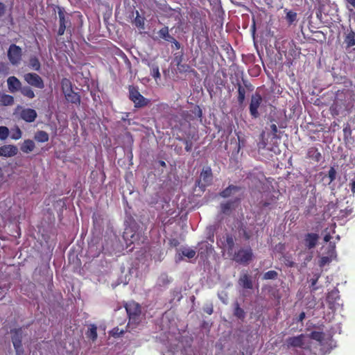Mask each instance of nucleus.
Here are the masks:
<instances>
[{"label":"nucleus","mask_w":355,"mask_h":355,"mask_svg":"<svg viewBox=\"0 0 355 355\" xmlns=\"http://www.w3.org/2000/svg\"><path fill=\"white\" fill-rule=\"evenodd\" d=\"M24 80L31 86L42 89L44 88V82L42 77L36 73H27L24 75Z\"/></svg>","instance_id":"9b49d317"},{"label":"nucleus","mask_w":355,"mask_h":355,"mask_svg":"<svg viewBox=\"0 0 355 355\" xmlns=\"http://www.w3.org/2000/svg\"><path fill=\"white\" fill-rule=\"evenodd\" d=\"M170 42L173 44V45L176 49H180V47H181L180 43L178 41H177L174 37L172 38V40L170 41Z\"/></svg>","instance_id":"49530a36"},{"label":"nucleus","mask_w":355,"mask_h":355,"mask_svg":"<svg viewBox=\"0 0 355 355\" xmlns=\"http://www.w3.org/2000/svg\"><path fill=\"white\" fill-rule=\"evenodd\" d=\"M72 88H73V85H72L71 81L69 79H68L67 78H63L61 80V89H62V93L64 92H69V90H71V89H72Z\"/></svg>","instance_id":"2f4dec72"},{"label":"nucleus","mask_w":355,"mask_h":355,"mask_svg":"<svg viewBox=\"0 0 355 355\" xmlns=\"http://www.w3.org/2000/svg\"><path fill=\"white\" fill-rule=\"evenodd\" d=\"M328 261L327 257H322L320 260V266H324V264Z\"/></svg>","instance_id":"6e6d98bb"},{"label":"nucleus","mask_w":355,"mask_h":355,"mask_svg":"<svg viewBox=\"0 0 355 355\" xmlns=\"http://www.w3.org/2000/svg\"><path fill=\"white\" fill-rule=\"evenodd\" d=\"M6 12V6L3 3L0 2V17L2 16Z\"/></svg>","instance_id":"09e8293b"},{"label":"nucleus","mask_w":355,"mask_h":355,"mask_svg":"<svg viewBox=\"0 0 355 355\" xmlns=\"http://www.w3.org/2000/svg\"><path fill=\"white\" fill-rule=\"evenodd\" d=\"M20 92L24 96L30 99H33L35 96V92L33 90V89L28 85L22 87L20 89Z\"/></svg>","instance_id":"c85d7f7f"},{"label":"nucleus","mask_w":355,"mask_h":355,"mask_svg":"<svg viewBox=\"0 0 355 355\" xmlns=\"http://www.w3.org/2000/svg\"><path fill=\"white\" fill-rule=\"evenodd\" d=\"M243 84H244L243 87H245V90H248L249 92L253 91L254 87L251 83H250L248 81L243 80Z\"/></svg>","instance_id":"a18cd8bd"},{"label":"nucleus","mask_w":355,"mask_h":355,"mask_svg":"<svg viewBox=\"0 0 355 355\" xmlns=\"http://www.w3.org/2000/svg\"><path fill=\"white\" fill-rule=\"evenodd\" d=\"M278 277V273L275 270H269L265 272L263 275V279H276Z\"/></svg>","instance_id":"4c0bfd02"},{"label":"nucleus","mask_w":355,"mask_h":355,"mask_svg":"<svg viewBox=\"0 0 355 355\" xmlns=\"http://www.w3.org/2000/svg\"><path fill=\"white\" fill-rule=\"evenodd\" d=\"M148 66L150 67V75L154 78V79L157 81L158 79H160L161 74L159 73V67L156 63L148 62Z\"/></svg>","instance_id":"5701e85b"},{"label":"nucleus","mask_w":355,"mask_h":355,"mask_svg":"<svg viewBox=\"0 0 355 355\" xmlns=\"http://www.w3.org/2000/svg\"><path fill=\"white\" fill-rule=\"evenodd\" d=\"M128 93L129 99L134 103V106L136 108L147 106L150 102V99L145 98L140 94L137 86L129 85Z\"/></svg>","instance_id":"20e7f679"},{"label":"nucleus","mask_w":355,"mask_h":355,"mask_svg":"<svg viewBox=\"0 0 355 355\" xmlns=\"http://www.w3.org/2000/svg\"><path fill=\"white\" fill-rule=\"evenodd\" d=\"M136 17L134 19V24L137 28H144V20L139 16V12H136Z\"/></svg>","instance_id":"58836bf2"},{"label":"nucleus","mask_w":355,"mask_h":355,"mask_svg":"<svg viewBox=\"0 0 355 355\" xmlns=\"http://www.w3.org/2000/svg\"><path fill=\"white\" fill-rule=\"evenodd\" d=\"M243 236H244V238L245 239V240L250 239V235L246 231H244Z\"/></svg>","instance_id":"bf43d9fd"},{"label":"nucleus","mask_w":355,"mask_h":355,"mask_svg":"<svg viewBox=\"0 0 355 355\" xmlns=\"http://www.w3.org/2000/svg\"><path fill=\"white\" fill-rule=\"evenodd\" d=\"M236 235L232 233H226L220 240L217 241V244L221 249L227 252V255H230L236 249Z\"/></svg>","instance_id":"39448f33"},{"label":"nucleus","mask_w":355,"mask_h":355,"mask_svg":"<svg viewBox=\"0 0 355 355\" xmlns=\"http://www.w3.org/2000/svg\"><path fill=\"white\" fill-rule=\"evenodd\" d=\"M241 190V187L230 184L227 188L219 193V196L223 198H227Z\"/></svg>","instance_id":"aec40b11"},{"label":"nucleus","mask_w":355,"mask_h":355,"mask_svg":"<svg viewBox=\"0 0 355 355\" xmlns=\"http://www.w3.org/2000/svg\"><path fill=\"white\" fill-rule=\"evenodd\" d=\"M306 317V314L304 312H302L300 313L298 318H297V322H302Z\"/></svg>","instance_id":"3c124183"},{"label":"nucleus","mask_w":355,"mask_h":355,"mask_svg":"<svg viewBox=\"0 0 355 355\" xmlns=\"http://www.w3.org/2000/svg\"><path fill=\"white\" fill-rule=\"evenodd\" d=\"M310 338L318 342H322L324 340V334L322 331H313L309 334Z\"/></svg>","instance_id":"f704fd0d"},{"label":"nucleus","mask_w":355,"mask_h":355,"mask_svg":"<svg viewBox=\"0 0 355 355\" xmlns=\"http://www.w3.org/2000/svg\"><path fill=\"white\" fill-rule=\"evenodd\" d=\"M18 153V148L15 145H4L0 147V156L5 157H11L16 155Z\"/></svg>","instance_id":"ddd939ff"},{"label":"nucleus","mask_w":355,"mask_h":355,"mask_svg":"<svg viewBox=\"0 0 355 355\" xmlns=\"http://www.w3.org/2000/svg\"><path fill=\"white\" fill-rule=\"evenodd\" d=\"M66 100L75 105H80V96L78 92L73 91V88L69 92H63Z\"/></svg>","instance_id":"6ab92c4d"},{"label":"nucleus","mask_w":355,"mask_h":355,"mask_svg":"<svg viewBox=\"0 0 355 355\" xmlns=\"http://www.w3.org/2000/svg\"><path fill=\"white\" fill-rule=\"evenodd\" d=\"M125 308L128 315V327L135 328L141 321V309L139 304L131 301L125 304Z\"/></svg>","instance_id":"7ed1b4c3"},{"label":"nucleus","mask_w":355,"mask_h":355,"mask_svg":"<svg viewBox=\"0 0 355 355\" xmlns=\"http://www.w3.org/2000/svg\"><path fill=\"white\" fill-rule=\"evenodd\" d=\"M206 312H207L208 314H209V315H210V314H211V313H212V312H213V309L211 308V309H209V310H207Z\"/></svg>","instance_id":"338daca9"},{"label":"nucleus","mask_w":355,"mask_h":355,"mask_svg":"<svg viewBox=\"0 0 355 355\" xmlns=\"http://www.w3.org/2000/svg\"><path fill=\"white\" fill-rule=\"evenodd\" d=\"M29 67L32 69L39 71L41 69L40 62L36 56H31L29 58Z\"/></svg>","instance_id":"c756f323"},{"label":"nucleus","mask_w":355,"mask_h":355,"mask_svg":"<svg viewBox=\"0 0 355 355\" xmlns=\"http://www.w3.org/2000/svg\"><path fill=\"white\" fill-rule=\"evenodd\" d=\"M1 102L6 106L12 105L14 103V98L9 94H3L1 96Z\"/></svg>","instance_id":"c9c22d12"},{"label":"nucleus","mask_w":355,"mask_h":355,"mask_svg":"<svg viewBox=\"0 0 355 355\" xmlns=\"http://www.w3.org/2000/svg\"><path fill=\"white\" fill-rule=\"evenodd\" d=\"M34 139L40 143H44L49 141V134L44 130H38L35 132Z\"/></svg>","instance_id":"b1692460"},{"label":"nucleus","mask_w":355,"mask_h":355,"mask_svg":"<svg viewBox=\"0 0 355 355\" xmlns=\"http://www.w3.org/2000/svg\"><path fill=\"white\" fill-rule=\"evenodd\" d=\"M331 239V234L327 233L324 236V242H329Z\"/></svg>","instance_id":"864d4df0"},{"label":"nucleus","mask_w":355,"mask_h":355,"mask_svg":"<svg viewBox=\"0 0 355 355\" xmlns=\"http://www.w3.org/2000/svg\"><path fill=\"white\" fill-rule=\"evenodd\" d=\"M354 94L352 92L349 90L338 91L334 103L330 107L331 114L333 116L346 115L351 112L354 107Z\"/></svg>","instance_id":"f257e3e1"},{"label":"nucleus","mask_w":355,"mask_h":355,"mask_svg":"<svg viewBox=\"0 0 355 355\" xmlns=\"http://www.w3.org/2000/svg\"><path fill=\"white\" fill-rule=\"evenodd\" d=\"M237 89H238V96H237V101L239 105H242L245 99V94L246 90L245 87L241 85L240 83H237Z\"/></svg>","instance_id":"393cba45"},{"label":"nucleus","mask_w":355,"mask_h":355,"mask_svg":"<svg viewBox=\"0 0 355 355\" xmlns=\"http://www.w3.org/2000/svg\"><path fill=\"white\" fill-rule=\"evenodd\" d=\"M304 335L300 334L297 336L289 337L286 339V344L288 347H303Z\"/></svg>","instance_id":"f3484780"},{"label":"nucleus","mask_w":355,"mask_h":355,"mask_svg":"<svg viewBox=\"0 0 355 355\" xmlns=\"http://www.w3.org/2000/svg\"><path fill=\"white\" fill-rule=\"evenodd\" d=\"M343 132H344V134L345 135H346L347 133L350 134L351 133V130L349 128H348L347 127L343 129Z\"/></svg>","instance_id":"13d9d810"},{"label":"nucleus","mask_w":355,"mask_h":355,"mask_svg":"<svg viewBox=\"0 0 355 355\" xmlns=\"http://www.w3.org/2000/svg\"><path fill=\"white\" fill-rule=\"evenodd\" d=\"M354 8H355V0H347Z\"/></svg>","instance_id":"052dcab7"},{"label":"nucleus","mask_w":355,"mask_h":355,"mask_svg":"<svg viewBox=\"0 0 355 355\" xmlns=\"http://www.w3.org/2000/svg\"><path fill=\"white\" fill-rule=\"evenodd\" d=\"M59 17V28L58 31V35L62 36L64 35L66 30H69L71 28V23L69 17H66L64 12L61 8L58 10Z\"/></svg>","instance_id":"f8f14e48"},{"label":"nucleus","mask_w":355,"mask_h":355,"mask_svg":"<svg viewBox=\"0 0 355 355\" xmlns=\"http://www.w3.org/2000/svg\"><path fill=\"white\" fill-rule=\"evenodd\" d=\"M263 102V98L261 94L255 92L250 98L249 104V112L252 119H258L260 116L259 108Z\"/></svg>","instance_id":"423d86ee"},{"label":"nucleus","mask_w":355,"mask_h":355,"mask_svg":"<svg viewBox=\"0 0 355 355\" xmlns=\"http://www.w3.org/2000/svg\"><path fill=\"white\" fill-rule=\"evenodd\" d=\"M7 55L10 62L14 66H17L22 59V49L20 46L12 44L8 49Z\"/></svg>","instance_id":"6e6552de"},{"label":"nucleus","mask_w":355,"mask_h":355,"mask_svg":"<svg viewBox=\"0 0 355 355\" xmlns=\"http://www.w3.org/2000/svg\"><path fill=\"white\" fill-rule=\"evenodd\" d=\"M160 165L162 166H166V163L164 161H160Z\"/></svg>","instance_id":"774afa93"},{"label":"nucleus","mask_w":355,"mask_h":355,"mask_svg":"<svg viewBox=\"0 0 355 355\" xmlns=\"http://www.w3.org/2000/svg\"><path fill=\"white\" fill-rule=\"evenodd\" d=\"M351 212H352V210H351V209H349V210H347V211H346V212H345V214H343V215H342V216H348L349 214H351Z\"/></svg>","instance_id":"e2e57ef3"},{"label":"nucleus","mask_w":355,"mask_h":355,"mask_svg":"<svg viewBox=\"0 0 355 355\" xmlns=\"http://www.w3.org/2000/svg\"><path fill=\"white\" fill-rule=\"evenodd\" d=\"M257 178H259V180L260 182H261L263 180H266V178L265 177L264 174L262 172H259L257 174Z\"/></svg>","instance_id":"8fccbe9b"},{"label":"nucleus","mask_w":355,"mask_h":355,"mask_svg":"<svg viewBox=\"0 0 355 355\" xmlns=\"http://www.w3.org/2000/svg\"><path fill=\"white\" fill-rule=\"evenodd\" d=\"M234 315L239 319L243 320L245 318V313L244 310L240 307L239 304L238 302L235 304Z\"/></svg>","instance_id":"473e14b6"},{"label":"nucleus","mask_w":355,"mask_h":355,"mask_svg":"<svg viewBox=\"0 0 355 355\" xmlns=\"http://www.w3.org/2000/svg\"><path fill=\"white\" fill-rule=\"evenodd\" d=\"M269 205H270V202H264L262 204V207H268Z\"/></svg>","instance_id":"69168bd1"},{"label":"nucleus","mask_w":355,"mask_h":355,"mask_svg":"<svg viewBox=\"0 0 355 355\" xmlns=\"http://www.w3.org/2000/svg\"><path fill=\"white\" fill-rule=\"evenodd\" d=\"M286 265L289 267H293L295 266V263L293 261H288Z\"/></svg>","instance_id":"680f3d73"},{"label":"nucleus","mask_w":355,"mask_h":355,"mask_svg":"<svg viewBox=\"0 0 355 355\" xmlns=\"http://www.w3.org/2000/svg\"><path fill=\"white\" fill-rule=\"evenodd\" d=\"M197 116L198 118L202 117V110L200 109L199 107H197Z\"/></svg>","instance_id":"4d7b16f0"},{"label":"nucleus","mask_w":355,"mask_h":355,"mask_svg":"<svg viewBox=\"0 0 355 355\" xmlns=\"http://www.w3.org/2000/svg\"><path fill=\"white\" fill-rule=\"evenodd\" d=\"M20 116L26 122L32 123L36 119L37 114L33 109L24 108L21 111Z\"/></svg>","instance_id":"2eb2a0df"},{"label":"nucleus","mask_w":355,"mask_h":355,"mask_svg":"<svg viewBox=\"0 0 355 355\" xmlns=\"http://www.w3.org/2000/svg\"><path fill=\"white\" fill-rule=\"evenodd\" d=\"M297 18V13L293 11H288L286 13V19L288 21V22L291 24H293Z\"/></svg>","instance_id":"37998d69"},{"label":"nucleus","mask_w":355,"mask_h":355,"mask_svg":"<svg viewBox=\"0 0 355 355\" xmlns=\"http://www.w3.org/2000/svg\"><path fill=\"white\" fill-rule=\"evenodd\" d=\"M318 280V277L311 279V286L314 287ZM313 290H316V288H313Z\"/></svg>","instance_id":"603ef678"},{"label":"nucleus","mask_w":355,"mask_h":355,"mask_svg":"<svg viewBox=\"0 0 355 355\" xmlns=\"http://www.w3.org/2000/svg\"><path fill=\"white\" fill-rule=\"evenodd\" d=\"M228 257L232 261L243 266H248L254 257L253 250L250 245L235 249Z\"/></svg>","instance_id":"f03ea898"},{"label":"nucleus","mask_w":355,"mask_h":355,"mask_svg":"<svg viewBox=\"0 0 355 355\" xmlns=\"http://www.w3.org/2000/svg\"><path fill=\"white\" fill-rule=\"evenodd\" d=\"M337 175V171L334 166H331L330 169L328 171V173L327 175H324L322 180H324L325 179H328L327 184H330L332 182H334Z\"/></svg>","instance_id":"a878e982"},{"label":"nucleus","mask_w":355,"mask_h":355,"mask_svg":"<svg viewBox=\"0 0 355 355\" xmlns=\"http://www.w3.org/2000/svg\"><path fill=\"white\" fill-rule=\"evenodd\" d=\"M22 132L18 126H15L11 130V139L14 140H18L21 137Z\"/></svg>","instance_id":"e433bc0d"},{"label":"nucleus","mask_w":355,"mask_h":355,"mask_svg":"<svg viewBox=\"0 0 355 355\" xmlns=\"http://www.w3.org/2000/svg\"><path fill=\"white\" fill-rule=\"evenodd\" d=\"M87 337L92 339L93 341L97 338V328L94 324L91 325V327L86 333Z\"/></svg>","instance_id":"72a5a7b5"},{"label":"nucleus","mask_w":355,"mask_h":355,"mask_svg":"<svg viewBox=\"0 0 355 355\" xmlns=\"http://www.w3.org/2000/svg\"><path fill=\"white\" fill-rule=\"evenodd\" d=\"M307 157L316 162H319L322 158V155L316 147L312 146L307 150Z\"/></svg>","instance_id":"412c9836"},{"label":"nucleus","mask_w":355,"mask_h":355,"mask_svg":"<svg viewBox=\"0 0 355 355\" xmlns=\"http://www.w3.org/2000/svg\"><path fill=\"white\" fill-rule=\"evenodd\" d=\"M345 42L347 44V47L355 46V33L350 31L345 38Z\"/></svg>","instance_id":"7c9ffc66"},{"label":"nucleus","mask_w":355,"mask_h":355,"mask_svg":"<svg viewBox=\"0 0 355 355\" xmlns=\"http://www.w3.org/2000/svg\"><path fill=\"white\" fill-rule=\"evenodd\" d=\"M270 130L274 136L277 135L278 130L276 124L272 123L270 125Z\"/></svg>","instance_id":"de8ad7c7"},{"label":"nucleus","mask_w":355,"mask_h":355,"mask_svg":"<svg viewBox=\"0 0 355 355\" xmlns=\"http://www.w3.org/2000/svg\"><path fill=\"white\" fill-rule=\"evenodd\" d=\"M178 140L182 141L185 145V150L187 152H191L193 148V143L189 139H182L181 137L177 138Z\"/></svg>","instance_id":"ea45409f"},{"label":"nucleus","mask_w":355,"mask_h":355,"mask_svg":"<svg viewBox=\"0 0 355 355\" xmlns=\"http://www.w3.org/2000/svg\"><path fill=\"white\" fill-rule=\"evenodd\" d=\"M241 200V197H236L234 199L228 200L220 204V214L230 216L232 212L236 209Z\"/></svg>","instance_id":"1a4fd4ad"},{"label":"nucleus","mask_w":355,"mask_h":355,"mask_svg":"<svg viewBox=\"0 0 355 355\" xmlns=\"http://www.w3.org/2000/svg\"><path fill=\"white\" fill-rule=\"evenodd\" d=\"M349 185H350V188H351V191H352V193L354 194L355 193V181L352 180Z\"/></svg>","instance_id":"5fc2aeb1"},{"label":"nucleus","mask_w":355,"mask_h":355,"mask_svg":"<svg viewBox=\"0 0 355 355\" xmlns=\"http://www.w3.org/2000/svg\"><path fill=\"white\" fill-rule=\"evenodd\" d=\"M238 283L240 286L245 289H252L253 288L252 277L248 273L241 275L239 279Z\"/></svg>","instance_id":"a211bd4d"},{"label":"nucleus","mask_w":355,"mask_h":355,"mask_svg":"<svg viewBox=\"0 0 355 355\" xmlns=\"http://www.w3.org/2000/svg\"><path fill=\"white\" fill-rule=\"evenodd\" d=\"M196 251L190 248L184 249V250L182 251V255L189 259L193 258L196 256Z\"/></svg>","instance_id":"a19ab883"},{"label":"nucleus","mask_w":355,"mask_h":355,"mask_svg":"<svg viewBox=\"0 0 355 355\" xmlns=\"http://www.w3.org/2000/svg\"><path fill=\"white\" fill-rule=\"evenodd\" d=\"M35 147L34 141L31 139H26L21 144L20 149L24 153H29L33 151Z\"/></svg>","instance_id":"4be33fe9"},{"label":"nucleus","mask_w":355,"mask_h":355,"mask_svg":"<svg viewBox=\"0 0 355 355\" xmlns=\"http://www.w3.org/2000/svg\"><path fill=\"white\" fill-rule=\"evenodd\" d=\"M11 340L15 350L16 355H23L24 349L22 345L23 331L21 328L15 329L10 331Z\"/></svg>","instance_id":"0eeeda50"},{"label":"nucleus","mask_w":355,"mask_h":355,"mask_svg":"<svg viewBox=\"0 0 355 355\" xmlns=\"http://www.w3.org/2000/svg\"><path fill=\"white\" fill-rule=\"evenodd\" d=\"M318 239L319 235L318 234L307 233L304 238V245L309 249L314 248L318 243Z\"/></svg>","instance_id":"4468645a"},{"label":"nucleus","mask_w":355,"mask_h":355,"mask_svg":"<svg viewBox=\"0 0 355 355\" xmlns=\"http://www.w3.org/2000/svg\"><path fill=\"white\" fill-rule=\"evenodd\" d=\"M168 244L171 247H177L180 245V242L178 239L173 238L170 239L168 241Z\"/></svg>","instance_id":"c03bdc74"},{"label":"nucleus","mask_w":355,"mask_h":355,"mask_svg":"<svg viewBox=\"0 0 355 355\" xmlns=\"http://www.w3.org/2000/svg\"><path fill=\"white\" fill-rule=\"evenodd\" d=\"M340 295L338 290H333L329 292L327 297V301L330 305H334L337 300H339Z\"/></svg>","instance_id":"bb28decb"},{"label":"nucleus","mask_w":355,"mask_h":355,"mask_svg":"<svg viewBox=\"0 0 355 355\" xmlns=\"http://www.w3.org/2000/svg\"><path fill=\"white\" fill-rule=\"evenodd\" d=\"M213 179V174L210 167L203 168L200 173V178L196 182V185L200 187L202 190L211 184Z\"/></svg>","instance_id":"9d476101"},{"label":"nucleus","mask_w":355,"mask_h":355,"mask_svg":"<svg viewBox=\"0 0 355 355\" xmlns=\"http://www.w3.org/2000/svg\"><path fill=\"white\" fill-rule=\"evenodd\" d=\"M193 14L194 15L195 17H200V12L198 10L193 12Z\"/></svg>","instance_id":"0e129e2a"},{"label":"nucleus","mask_w":355,"mask_h":355,"mask_svg":"<svg viewBox=\"0 0 355 355\" xmlns=\"http://www.w3.org/2000/svg\"><path fill=\"white\" fill-rule=\"evenodd\" d=\"M159 37L165 41L170 42L172 38L173 37L169 34L168 28V26H164L162 27L159 31H158Z\"/></svg>","instance_id":"cd10ccee"},{"label":"nucleus","mask_w":355,"mask_h":355,"mask_svg":"<svg viewBox=\"0 0 355 355\" xmlns=\"http://www.w3.org/2000/svg\"><path fill=\"white\" fill-rule=\"evenodd\" d=\"M9 135V129L6 126H0V139L5 140Z\"/></svg>","instance_id":"79ce46f5"},{"label":"nucleus","mask_w":355,"mask_h":355,"mask_svg":"<svg viewBox=\"0 0 355 355\" xmlns=\"http://www.w3.org/2000/svg\"><path fill=\"white\" fill-rule=\"evenodd\" d=\"M7 85L8 89L11 93H15L16 92L20 91L22 87L21 83L15 76H10L7 79Z\"/></svg>","instance_id":"dca6fc26"}]
</instances>
